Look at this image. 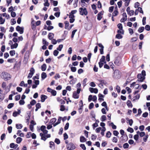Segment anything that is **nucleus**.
I'll use <instances>...</instances> for the list:
<instances>
[{"label": "nucleus", "mask_w": 150, "mask_h": 150, "mask_svg": "<svg viewBox=\"0 0 150 150\" xmlns=\"http://www.w3.org/2000/svg\"><path fill=\"white\" fill-rule=\"evenodd\" d=\"M43 133H40V136L41 137V139L45 141L47 138H50L51 135L50 134H47L48 133V131L46 129L42 131Z\"/></svg>", "instance_id": "1"}, {"label": "nucleus", "mask_w": 150, "mask_h": 150, "mask_svg": "<svg viewBox=\"0 0 150 150\" xmlns=\"http://www.w3.org/2000/svg\"><path fill=\"white\" fill-rule=\"evenodd\" d=\"M1 76L6 81L10 79L11 77V76L10 74L6 72H2L1 75Z\"/></svg>", "instance_id": "2"}, {"label": "nucleus", "mask_w": 150, "mask_h": 150, "mask_svg": "<svg viewBox=\"0 0 150 150\" xmlns=\"http://www.w3.org/2000/svg\"><path fill=\"white\" fill-rule=\"evenodd\" d=\"M79 11L80 13V14L82 15H85L86 16L87 15L88 12L87 11L86 9L85 8H79Z\"/></svg>", "instance_id": "3"}, {"label": "nucleus", "mask_w": 150, "mask_h": 150, "mask_svg": "<svg viewBox=\"0 0 150 150\" xmlns=\"http://www.w3.org/2000/svg\"><path fill=\"white\" fill-rule=\"evenodd\" d=\"M137 78L138 79L137 81V82H142L145 79V77L142 76L141 74H138L137 76Z\"/></svg>", "instance_id": "4"}, {"label": "nucleus", "mask_w": 150, "mask_h": 150, "mask_svg": "<svg viewBox=\"0 0 150 150\" xmlns=\"http://www.w3.org/2000/svg\"><path fill=\"white\" fill-rule=\"evenodd\" d=\"M113 76L116 78H118L120 77V72L118 70H115L113 73Z\"/></svg>", "instance_id": "5"}, {"label": "nucleus", "mask_w": 150, "mask_h": 150, "mask_svg": "<svg viewBox=\"0 0 150 150\" xmlns=\"http://www.w3.org/2000/svg\"><path fill=\"white\" fill-rule=\"evenodd\" d=\"M16 29L17 31L19 32L21 34H22L23 33L24 28L23 27H21L19 26L16 27Z\"/></svg>", "instance_id": "6"}, {"label": "nucleus", "mask_w": 150, "mask_h": 150, "mask_svg": "<svg viewBox=\"0 0 150 150\" xmlns=\"http://www.w3.org/2000/svg\"><path fill=\"white\" fill-rule=\"evenodd\" d=\"M89 91L92 93H97L98 92V90L96 88H90L89 89Z\"/></svg>", "instance_id": "7"}, {"label": "nucleus", "mask_w": 150, "mask_h": 150, "mask_svg": "<svg viewBox=\"0 0 150 150\" xmlns=\"http://www.w3.org/2000/svg\"><path fill=\"white\" fill-rule=\"evenodd\" d=\"M21 111L20 110H18L17 111L14 112L13 113V115L15 117H16L18 115L20 114Z\"/></svg>", "instance_id": "8"}, {"label": "nucleus", "mask_w": 150, "mask_h": 150, "mask_svg": "<svg viewBox=\"0 0 150 150\" xmlns=\"http://www.w3.org/2000/svg\"><path fill=\"white\" fill-rule=\"evenodd\" d=\"M2 93V91L0 89V102L4 98V95Z\"/></svg>", "instance_id": "9"}, {"label": "nucleus", "mask_w": 150, "mask_h": 150, "mask_svg": "<svg viewBox=\"0 0 150 150\" xmlns=\"http://www.w3.org/2000/svg\"><path fill=\"white\" fill-rule=\"evenodd\" d=\"M62 117H59L58 119L57 122L53 124V126L54 127H55L57 125L59 124L60 123Z\"/></svg>", "instance_id": "10"}, {"label": "nucleus", "mask_w": 150, "mask_h": 150, "mask_svg": "<svg viewBox=\"0 0 150 150\" xmlns=\"http://www.w3.org/2000/svg\"><path fill=\"white\" fill-rule=\"evenodd\" d=\"M124 3V4L125 6H128L130 2V0H122Z\"/></svg>", "instance_id": "11"}, {"label": "nucleus", "mask_w": 150, "mask_h": 150, "mask_svg": "<svg viewBox=\"0 0 150 150\" xmlns=\"http://www.w3.org/2000/svg\"><path fill=\"white\" fill-rule=\"evenodd\" d=\"M99 81L100 82V83L99 84V86H103V84H105L106 82L105 81L103 80H99Z\"/></svg>", "instance_id": "12"}, {"label": "nucleus", "mask_w": 150, "mask_h": 150, "mask_svg": "<svg viewBox=\"0 0 150 150\" xmlns=\"http://www.w3.org/2000/svg\"><path fill=\"white\" fill-rule=\"evenodd\" d=\"M41 101L42 102H44L45 101V100L47 99V96L45 95H42L41 96Z\"/></svg>", "instance_id": "13"}, {"label": "nucleus", "mask_w": 150, "mask_h": 150, "mask_svg": "<svg viewBox=\"0 0 150 150\" xmlns=\"http://www.w3.org/2000/svg\"><path fill=\"white\" fill-rule=\"evenodd\" d=\"M11 45V49H13L14 48H16L18 46V44L17 43H15L14 44L12 45H11Z\"/></svg>", "instance_id": "14"}, {"label": "nucleus", "mask_w": 150, "mask_h": 150, "mask_svg": "<svg viewBox=\"0 0 150 150\" xmlns=\"http://www.w3.org/2000/svg\"><path fill=\"white\" fill-rule=\"evenodd\" d=\"M54 34L52 33H50L48 35V38L50 40H52L54 37Z\"/></svg>", "instance_id": "15"}, {"label": "nucleus", "mask_w": 150, "mask_h": 150, "mask_svg": "<svg viewBox=\"0 0 150 150\" xmlns=\"http://www.w3.org/2000/svg\"><path fill=\"white\" fill-rule=\"evenodd\" d=\"M57 119L55 118H54L51 120L50 122V123L51 125L54 124V123L56 121Z\"/></svg>", "instance_id": "16"}, {"label": "nucleus", "mask_w": 150, "mask_h": 150, "mask_svg": "<svg viewBox=\"0 0 150 150\" xmlns=\"http://www.w3.org/2000/svg\"><path fill=\"white\" fill-rule=\"evenodd\" d=\"M86 141V138L83 136H81L80 137V141L82 142H84Z\"/></svg>", "instance_id": "17"}, {"label": "nucleus", "mask_w": 150, "mask_h": 150, "mask_svg": "<svg viewBox=\"0 0 150 150\" xmlns=\"http://www.w3.org/2000/svg\"><path fill=\"white\" fill-rule=\"evenodd\" d=\"M73 97L75 98H79V94L76 92H74L73 94Z\"/></svg>", "instance_id": "18"}, {"label": "nucleus", "mask_w": 150, "mask_h": 150, "mask_svg": "<svg viewBox=\"0 0 150 150\" xmlns=\"http://www.w3.org/2000/svg\"><path fill=\"white\" fill-rule=\"evenodd\" d=\"M0 16H3L4 17H5L7 19H8L9 18V15L7 14L6 13H4L2 14H0Z\"/></svg>", "instance_id": "19"}, {"label": "nucleus", "mask_w": 150, "mask_h": 150, "mask_svg": "<svg viewBox=\"0 0 150 150\" xmlns=\"http://www.w3.org/2000/svg\"><path fill=\"white\" fill-rule=\"evenodd\" d=\"M22 139L20 137H18L16 139V142L18 144L20 143L22 141Z\"/></svg>", "instance_id": "20"}, {"label": "nucleus", "mask_w": 150, "mask_h": 150, "mask_svg": "<svg viewBox=\"0 0 150 150\" xmlns=\"http://www.w3.org/2000/svg\"><path fill=\"white\" fill-rule=\"evenodd\" d=\"M46 65L45 64H44L41 66V69L42 71H45L46 69Z\"/></svg>", "instance_id": "21"}, {"label": "nucleus", "mask_w": 150, "mask_h": 150, "mask_svg": "<svg viewBox=\"0 0 150 150\" xmlns=\"http://www.w3.org/2000/svg\"><path fill=\"white\" fill-rule=\"evenodd\" d=\"M45 2L44 5L45 6H49L50 5V3L48 2V0H44Z\"/></svg>", "instance_id": "22"}, {"label": "nucleus", "mask_w": 150, "mask_h": 150, "mask_svg": "<svg viewBox=\"0 0 150 150\" xmlns=\"http://www.w3.org/2000/svg\"><path fill=\"white\" fill-rule=\"evenodd\" d=\"M23 127L22 125L21 124H16V127L18 129H20Z\"/></svg>", "instance_id": "23"}, {"label": "nucleus", "mask_w": 150, "mask_h": 150, "mask_svg": "<svg viewBox=\"0 0 150 150\" xmlns=\"http://www.w3.org/2000/svg\"><path fill=\"white\" fill-rule=\"evenodd\" d=\"M47 77L46 74L45 72H42L41 74V78L42 79H44Z\"/></svg>", "instance_id": "24"}, {"label": "nucleus", "mask_w": 150, "mask_h": 150, "mask_svg": "<svg viewBox=\"0 0 150 150\" xmlns=\"http://www.w3.org/2000/svg\"><path fill=\"white\" fill-rule=\"evenodd\" d=\"M106 119V117L105 115H103L100 118V120L102 122L105 121Z\"/></svg>", "instance_id": "25"}, {"label": "nucleus", "mask_w": 150, "mask_h": 150, "mask_svg": "<svg viewBox=\"0 0 150 150\" xmlns=\"http://www.w3.org/2000/svg\"><path fill=\"white\" fill-rule=\"evenodd\" d=\"M100 62H103L104 63H106L105 61V57L104 56H103L100 60Z\"/></svg>", "instance_id": "26"}, {"label": "nucleus", "mask_w": 150, "mask_h": 150, "mask_svg": "<svg viewBox=\"0 0 150 150\" xmlns=\"http://www.w3.org/2000/svg\"><path fill=\"white\" fill-rule=\"evenodd\" d=\"M50 147L51 148L54 149V143L53 142H50Z\"/></svg>", "instance_id": "27"}, {"label": "nucleus", "mask_w": 150, "mask_h": 150, "mask_svg": "<svg viewBox=\"0 0 150 150\" xmlns=\"http://www.w3.org/2000/svg\"><path fill=\"white\" fill-rule=\"evenodd\" d=\"M127 120L129 122V125L131 126L133 123V121L132 119L129 120V118H127Z\"/></svg>", "instance_id": "28"}, {"label": "nucleus", "mask_w": 150, "mask_h": 150, "mask_svg": "<svg viewBox=\"0 0 150 150\" xmlns=\"http://www.w3.org/2000/svg\"><path fill=\"white\" fill-rule=\"evenodd\" d=\"M144 29V27H140L138 30V31L140 33H142Z\"/></svg>", "instance_id": "29"}, {"label": "nucleus", "mask_w": 150, "mask_h": 150, "mask_svg": "<svg viewBox=\"0 0 150 150\" xmlns=\"http://www.w3.org/2000/svg\"><path fill=\"white\" fill-rule=\"evenodd\" d=\"M5 21V19H3L2 17H0V24H3L4 23Z\"/></svg>", "instance_id": "30"}, {"label": "nucleus", "mask_w": 150, "mask_h": 150, "mask_svg": "<svg viewBox=\"0 0 150 150\" xmlns=\"http://www.w3.org/2000/svg\"><path fill=\"white\" fill-rule=\"evenodd\" d=\"M110 125L111 126L112 128L113 129H116V126L114 125L113 122H111L110 124Z\"/></svg>", "instance_id": "31"}, {"label": "nucleus", "mask_w": 150, "mask_h": 150, "mask_svg": "<svg viewBox=\"0 0 150 150\" xmlns=\"http://www.w3.org/2000/svg\"><path fill=\"white\" fill-rule=\"evenodd\" d=\"M102 13L100 12L98 13V15L97 19L98 20H100L102 18L101 16Z\"/></svg>", "instance_id": "32"}, {"label": "nucleus", "mask_w": 150, "mask_h": 150, "mask_svg": "<svg viewBox=\"0 0 150 150\" xmlns=\"http://www.w3.org/2000/svg\"><path fill=\"white\" fill-rule=\"evenodd\" d=\"M63 47V45H59L57 49V50H59L60 51H61Z\"/></svg>", "instance_id": "33"}, {"label": "nucleus", "mask_w": 150, "mask_h": 150, "mask_svg": "<svg viewBox=\"0 0 150 150\" xmlns=\"http://www.w3.org/2000/svg\"><path fill=\"white\" fill-rule=\"evenodd\" d=\"M10 55L12 56H13L15 54V51L14 50H12L10 52Z\"/></svg>", "instance_id": "34"}, {"label": "nucleus", "mask_w": 150, "mask_h": 150, "mask_svg": "<svg viewBox=\"0 0 150 150\" xmlns=\"http://www.w3.org/2000/svg\"><path fill=\"white\" fill-rule=\"evenodd\" d=\"M6 84L5 82H3L2 84V87L4 89H6Z\"/></svg>", "instance_id": "35"}, {"label": "nucleus", "mask_w": 150, "mask_h": 150, "mask_svg": "<svg viewBox=\"0 0 150 150\" xmlns=\"http://www.w3.org/2000/svg\"><path fill=\"white\" fill-rule=\"evenodd\" d=\"M101 130V134L102 136H104V132L105 131V130H106V129L105 127H103L102 128V129Z\"/></svg>", "instance_id": "36"}, {"label": "nucleus", "mask_w": 150, "mask_h": 150, "mask_svg": "<svg viewBox=\"0 0 150 150\" xmlns=\"http://www.w3.org/2000/svg\"><path fill=\"white\" fill-rule=\"evenodd\" d=\"M42 42H43V43L45 45H46V46H47L48 45L49 43L48 42H47L46 40L43 39L42 40Z\"/></svg>", "instance_id": "37"}, {"label": "nucleus", "mask_w": 150, "mask_h": 150, "mask_svg": "<svg viewBox=\"0 0 150 150\" xmlns=\"http://www.w3.org/2000/svg\"><path fill=\"white\" fill-rule=\"evenodd\" d=\"M127 130L128 132H130L131 133L133 132H134L133 129L132 128L130 127H129L127 129Z\"/></svg>", "instance_id": "38"}, {"label": "nucleus", "mask_w": 150, "mask_h": 150, "mask_svg": "<svg viewBox=\"0 0 150 150\" xmlns=\"http://www.w3.org/2000/svg\"><path fill=\"white\" fill-rule=\"evenodd\" d=\"M77 31V30L76 29H75L72 32V34L71 35V38H74L75 34V33Z\"/></svg>", "instance_id": "39"}, {"label": "nucleus", "mask_w": 150, "mask_h": 150, "mask_svg": "<svg viewBox=\"0 0 150 150\" xmlns=\"http://www.w3.org/2000/svg\"><path fill=\"white\" fill-rule=\"evenodd\" d=\"M59 53V52L57 51V50H55L53 52V54L55 56H57Z\"/></svg>", "instance_id": "40"}, {"label": "nucleus", "mask_w": 150, "mask_h": 150, "mask_svg": "<svg viewBox=\"0 0 150 150\" xmlns=\"http://www.w3.org/2000/svg\"><path fill=\"white\" fill-rule=\"evenodd\" d=\"M129 145L127 143H125L123 145V147L124 149L128 148L129 147Z\"/></svg>", "instance_id": "41"}, {"label": "nucleus", "mask_w": 150, "mask_h": 150, "mask_svg": "<svg viewBox=\"0 0 150 150\" xmlns=\"http://www.w3.org/2000/svg\"><path fill=\"white\" fill-rule=\"evenodd\" d=\"M11 24L12 25H13L15 24L16 23V20L15 19H12L11 20Z\"/></svg>", "instance_id": "42"}, {"label": "nucleus", "mask_w": 150, "mask_h": 150, "mask_svg": "<svg viewBox=\"0 0 150 150\" xmlns=\"http://www.w3.org/2000/svg\"><path fill=\"white\" fill-rule=\"evenodd\" d=\"M117 32L119 33H120L121 34H124V30L122 29H119L117 31Z\"/></svg>", "instance_id": "43"}, {"label": "nucleus", "mask_w": 150, "mask_h": 150, "mask_svg": "<svg viewBox=\"0 0 150 150\" xmlns=\"http://www.w3.org/2000/svg\"><path fill=\"white\" fill-rule=\"evenodd\" d=\"M14 103H10L8 105L7 107L8 108L10 109L14 105Z\"/></svg>", "instance_id": "44"}, {"label": "nucleus", "mask_w": 150, "mask_h": 150, "mask_svg": "<svg viewBox=\"0 0 150 150\" xmlns=\"http://www.w3.org/2000/svg\"><path fill=\"white\" fill-rule=\"evenodd\" d=\"M122 38V35H120V34H117L116 35V38L118 39H121Z\"/></svg>", "instance_id": "45"}, {"label": "nucleus", "mask_w": 150, "mask_h": 150, "mask_svg": "<svg viewBox=\"0 0 150 150\" xmlns=\"http://www.w3.org/2000/svg\"><path fill=\"white\" fill-rule=\"evenodd\" d=\"M118 12L117 10H115L112 13V16H116L118 14Z\"/></svg>", "instance_id": "46"}, {"label": "nucleus", "mask_w": 150, "mask_h": 150, "mask_svg": "<svg viewBox=\"0 0 150 150\" xmlns=\"http://www.w3.org/2000/svg\"><path fill=\"white\" fill-rule=\"evenodd\" d=\"M71 71L73 72H75L76 71V69L75 67H71Z\"/></svg>", "instance_id": "47"}, {"label": "nucleus", "mask_w": 150, "mask_h": 150, "mask_svg": "<svg viewBox=\"0 0 150 150\" xmlns=\"http://www.w3.org/2000/svg\"><path fill=\"white\" fill-rule=\"evenodd\" d=\"M149 135L148 134H146L145 135L144 137L143 138V140L144 142H146L147 140V139Z\"/></svg>", "instance_id": "48"}, {"label": "nucleus", "mask_w": 150, "mask_h": 150, "mask_svg": "<svg viewBox=\"0 0 150 150\" xmlns=\"http://www.w3.org/2000/svg\"><path fill=\"white\" fill-rule=\"evenodd\" d=\"M111 133L110 132H108L106 134V136L107 137L110 138L111 136Z\"/></svg>", "instance_id": "49"}, {"label": "nucleus", "mask_w": 150, "mask_h": 150, "mask_svg": "<svg viewBox=\"0 0 150 150\" xmlns=\"http://www.w3.org/2000/svg\"><path fill=\"white\" fill-rule=\"evenodd\" d=\"M114 63L115 64L117 65H119L120 64V61L117 59H116Z\"/></svg>", "instance_id": "50"}, {"label": "nucleus", "mask_w": 150, "mask_h": 150, "mask_svg": "<svg viewBox=\"0 0 150 150\" xmlns=\"http://www.w3.org/2000/svg\"><path fill=\"white\" fill-rule=\"evenodd\" d=\"M30 73L33 75L35 72V69L33 68H31L30 69Z\"/></svg>", "instance_id": "51"}, {"label": "nucleus", "mask_w": 150, "mask_h": 150, "mask_svg": "<svg viewBox=\"0 0 150 150\" xmlns=\"http://www.w3.org/2000/svg\"><path fill=\"white\" fill-rule=\"evenodd\" d=\"M112 141L113 142L115 143H117V137H113L112 139Z\"/></svg>", "instance_id": "52"}, {"label": "nucleus", "mask_w": 150, "mask_h": 150, "mask_svg": "<svg viewBox=\"0 0 150 150\" xmlns=\"http://www.w3.org/2000/svg\"><path fill=\"white\" fill-rule=\"evenodd\" d=\"M118 28L119 29H123V27L122 24L121 23H119L117 25Z\"/></svg>", "instance_id": "53"}, {"label": "nucleus", "mask_w": 150, "mask_h": 150, "mask_svg": "<svg viewBox=\"0 0 150 150\" xmlns=\"http://www.w3.org/2000/svg\"><path fill=\"white\" fill-rule=\"evenodd\" d=\"M97 137V136L96 135H95L93 134H92V136L91 137V138L92 140H94L96 139Z\"/></svg>", "instance_id": "54"}, {"label": "nucleus", "mask_w": 150, "mask_h": 150, "mask_svg": "<svg viewBox=\"0 0 150 150\" xmlns=\"http://www.w3.org/2000/svg\"><path fill=\"white\" fill-rule=\"evenodd\" d=\"M118 132L116 130H114L113 131V134L115 136H117L119 134Z\"/></svg>", "instance_id": "55"}, {"label": "nucleus", "mask_w": 150, "mask_h": 150, "mask_svg": "<svg viewBox=\"0 0 150 150\" xmlns=\"http://www.w3.org/2000/svg\"><path fill=\"white\" fill-rule=\"evenodd\" d=\"M145 29L146 30L149 31L150 30V26L149 25H146L145 27Z\"/></svg>", "instance_id": "56"}, {"label": "nucleus", "mask_w": 150, "mask_h": 150, "mask_svg": "<svg viewBox=\"0 0 150 150\" xmlns=\"http://www.w3.org/2000/svg\"><path fill=\"white\" fill-rule=\"evenodd\" d=\"M30 86L28 88H26L25 91V93L28 94L30 91V89H29V88L30 87Z\"/></svg>", "instance_id": "57"}, {"label": "nucleus", "mask_w": 150, "mask_h": 150, "mask_svg": "<svg viewBox=\"0 0 150 150\" xmlns=\"http://www.w3.org/2000/svg\"><path fill=\"white\" fill-rule=\"evenodd\" d=\"M65 110V107L64 105H61L60 106V110L61 111H64Z\"/></svg>", "instance_id": "58"}, {"label": "nucleus", "mask_w": 150, "mask_h": 150, "mask_svg": "<svg viewBox=\"0 0 150 150\" xmlns=\"http://www.w3.org/2000/svg\"><path fill=\"white\" fill-rule=\"evenodd\" d=\"M19 104L20 105H23L25 103V101L23 100H21L19 101Z\"/></svg>", "instance_id": "59"}, {"label": "nucleus", "mask_w": 150, "mask_h": 150, "mask_svg": "<svg viewBox=\"0 0 150 150\" xmlns=\"http://www.w3.org/2000/svg\"><path fill=\"white\" fill-rule=\"evenodd\" d=\"M101 129L102 128L101 127H99L96 129V131L97 133H99L100 132Z\"/></svg>", "instance_id": "60"}, {"label": "nucleus", "mask_w": 150, "mask_h": 150, "mask_svg": "<svg viewBox=\"0 0 150 150\" xmlns=\"http://www.w3.org/2000/svg\"><path fill=\"white\" fill-rule=\"evenodd\" d=\"M137 11H138L140 13H143V11L142 10V8L140 7L138 8V9H137Z\"/></svg>", "instance_id": "61"}, {"label": "nucleus", "mask_w": 150, "mask_h": 150, "mask_svg": "<svg viewBox=\"0 0 150 150\" xmlns=\"http://www.w3.org/2000/svg\"><path fill=\"white\" fill-rule=\"evenodd\" d=\"M134 11L132 10H131L128 13V14H129L130 16H131L132 15H133L134 14Z\"/></svg>", "instance_id": "62"}, {"label": "nucleus", "mask_w": 150, "mask_h": 150, "mask_svg": "<svg viewBox=\"0 0 150 150\" xmlns=\"http://www.w3.org/2000/svg\"><path fill=\"white\" fill-rule=\"evenodd\" d=\"M122 1H121L118 2L117 5L119 8H120L122 6Z\"/></svg>", "instance_id": "63"}, {"label": "nucleus", "mask_w": 150, "mask_h": 150, "mask_svg": "<svg viewBox=\"0 0 150 150\" xmlns=\"http://www.w3.org/2000/svg\"><path fill=\"white\" fill-rule=\"evenodd\" d=\"M129 31V33L132 35L133 33V31L132 29L129 28L128 29Z\"/></svg>", "instance_id": "64"}]
</instances>
